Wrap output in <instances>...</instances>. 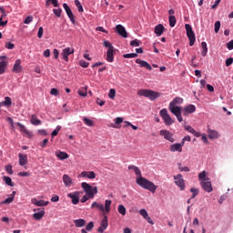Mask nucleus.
Here are the masks:
<instances>
[{
    "mask_svg": "<svg viewBox=\"0 0 233 233\" xmlns=\"http://www.w3.org/2000/svg\"><path fill=\"white\" fill-rule=\"evenodd\" d=\"M128 170H134L136 176H138L137 177V183L142 188H145V190H149V192H152L154 194L156 190H157V186L154 185V183L141 176V169L136 166H129Z\"/></svg>",
    "mask_w": 233,
    "mask_h": 233,
    "instance_id": "f257e3e1",
    "label": "nucleus"
},
{
    "mask_svg": "<svg viewBox=\"0 0 233 233\" xmlns=\"http://www.w3.org/2000/svg\"><path fill=\"white\" fill-rule=\"evenodd\" d=\"M81 187L86 194L81 198V203H86L89 199H94L96 194H97V187H92L86 182H83Z\"/></svg>",
    "mask_w": 233,
    "mask_h": 233,
    "instance_id": "f03ea898",
    "label": "nucleus"
},
{
    "mask_svg": "<svg viewBox=\"0 0 233 233\" xmlns=\"http://www.w3.org/2000/svg\"><path fill=\"white\" fill-rule=\"evenodd\" d=\"M137 96L148 97L151 101H154V99H157L161 94L148 89H140L137 91Z\"/></svg>",
    "mask_w": 233,
    "mask_h": 233,
    "instance_id": "7ed1b4c3",
    "label": "nucleus"
},
{
    "mask_svg": "<svg viewBox=\"0 0 233 233\" xmlns=\"http://www.w3.org/2000/svg\"><path fill=\"white\" fill-rule=\"evenodd\" d=\"M112 205V200H106L105 206L103 204H99L97 202H93L91 205V208H96V210H100V212H110V207Z\"/></svg>",
    "mask_w": 233,
    "mask_h": 233,
    "instance_id": "20e7f679",
    "label": "nucleus"
},
{
    "mask_svg": "<svg viewBox=\"0 0 233 233\" xmlns=\"http://www.w3.org/2000/svg\"><path fill=\"white\" fill-rule=\"evenodd\" d=\"M103 45L105 48H107L106 61H108V63H114V46L106 40L104 41Z\"/></svg>",
    "mask_w": 233,
    "mask_h": 233,
    "instance_id": "39448f33",
    "label": "nucleus"
},
{
    "mask_svg": "<svg viewBox=\"0 0 233 233\" xmlns=\"http://www.w3.org/2000/svg\"><path fill=\"white\" fill-rule=\"evenodd\" d=\"M160 116L162 117L165 125L167 127H170V125H174V119H172V116L168 115V110L167 108H163L159 111Z\"/></svg>",
    "mask_w": 233,
    "mask_h": 233,
    "instance_id": "423d86ee",
    "label": "nucleus"
},
{
    "mask_svg": "<svg viewBox=\"0 0 233 233\" xmlns=\"http://www.w3.org/2000/svg\"><path fill=\"white\" fill-rule=\"evenodd\" d=\"M187 36L189 40V46H194V43H196V34H194V31L192 30V25L189 24L185 25Z\"/></svg>",
    "mask_w": 233,
    "mask_h": 233,
    "instance_id": "0eeeda50",
    "label": "nucleus"
},
{
    "mask_svg": "<svg viewBox=\"0 0 233 233\" xmlns=\"http://www.w3.org/2000/svg\"><path fill=\"white\" fill-rule=\"evenodd\" d=\"M173 179L175 181V185L178 187V188L183 191L185 190L186 185H185V179L183 178V175L177 174L173 176Z\"/></svg>",
    "mask_w": 233,
    "mask_h": 233,
    "instance_id": "6e6552de",
    "label": "nucleus"
},
{
    "mask_svg": "<svg viewBox=\"0 0 233 233\" xmlns=\"http://www.w3.org/2000/svg\"><path fill=\"white\" fill-rule=\"evenodd\" d=\"M200 185L203 188V190H205V192H212L214 189L212 188V182L210 181V179H205V180H202L200 182Z\"/></svg>",
    "mask_w": 233,
    "mask_h": 233,
    "instance_id": "1a4fd4ad",
    "label": "nucleus"
},
{
    "mask_svg": "<svg viewBox=\"0 0 233 233\" xmlns=\"http://www.w3.org/2000/svg\"><path fill=\"white\" fill-rule=\"evenodd\" d=\"M74 54V48L73 47H66L62 50L61 56L64 61L68 63V56H72Z\"/></svg>",
    "mask_w": 233,
    "mask_h": 233,
    "instance_id": "9d476101",
    "label": "nucleus"
},
{
    "mask_svg": "<svg viewBox=\"0 0 233 233\" xmlns=\"http://www.w3.org/2000/svg\"><path fill=\"white\" fill-rule=\"evenodd\" d=\"M108 228V217L104 216L101 220L100 227L97 228V232L103 233Z\"/></svg>",
    "mask_w": 233,
    "mask_h": 233,
    "instance_id": "9b49d317",
    "label": "nucleus"
},
{
    "mask_svg": "<svg viewBox=\"0 0 233 233\" xmlns=\"http://www.w3.org/2000/svg\"><path fill=\"white\" fill-rule=\"evenodd\" d=\"M160 136H163L164 139L170 141V143H174V135L170 131L162 129L160 130Z\"/></svg>",
    "mask_w": 233,
    "mask_h": 233,
    "instance_id": "f8f14e48",
    "label": "nucleus"
},
{
    "mask_svg": "<svg viewBox=\"0 0 233 233\" xmlns=\"http://www.w3.org/2000/svg\"><path fill=\"white\" fill-rule=\"evenodd\" d=\"M63 7L66 10L67 17H69L71 23L73 25H76V17L74 16V13H72V9H70V6H68L66 4H63Z\"/></svg>",
    "mask_w": 233,
    "mask_h": 233,
    "instance_id": "ddd939ff",
    "label": "nucleus"
},
{
    "mask_svg": "<svg viewBox=\"0 0 233 233\" xmlns=\"http://www.w3.org/2000/svg\"><path fill=\"white\" fill-rule=\"evenodd\" d=\"M194 112H196V106L194 105H188L186 106L183 109H182V114L183 116H189V114H194Z\"/></svg>",
    "mask_w": 233,
    "mask_h": 233,
    "instance_id": "4468645a",
    "label": "nucleus"
},
{
    "mask_svg": "<svg viewBox=\"0 0 233 233\" xmlns=\"http://www.w3.org/2000/svg\"><path fill=\"white\" fill-rule=\"evenodd\" d=\"M22 71H23V66H21V59H17L15 60L13 66L12 72H14V74H21Z\"/></svg>",
    "mask_w": 233,
    "mask_h": 233,
    "instance_id": "2eb2a0df",
    "label": "nucleus"
},
{
    "mask_svg": "<svg viewBox=\"0 0 233 233\" xmlns=\"http://www.w3.org/2000/svg\"><path fill=\"white\" fill-rule=\"evenodd\" d=\"M79 191H75L73 193H68L67 198H70L72 199L73 205H77L79 203Z\"/></svg>",
    "mask_w": 233,
    "mask_h": 233,
    "instance_id": "dca6fc26",
    "label": "nucleus"
},
{
    "mask_svg": "<svg viewBox=\"0 0 233 233\" xmlns=\"http://www.w3.org/2000/svg\"><path fill=\"white\" fill-rule=\"evenodd\" d=\"M116 30L118 34V35H121L122 37H128V33H127V29H125V26L121 25H117L116 26Z\"/></svg>",
    "mask_w": 233,
    "mask_h": 233,
    "instance_id": "f3484780",
    "label": "nucleus"
},
{
    "mask_svg": "<svg viewBox=\"0 0 233 233\" xmlns=\"http://www.w3.org/2000/svg\"><path fill=\"white\" fill-rule=\"evenodd\" d=\"M79 177H87V179H96V173L94 171H83Z\"/></svg>",
    "mask_w": 233,
    "mask_h": 233,
    "instance_id": "a211bd4d",
    "label": "nucleus"
},
{
    "mask_svg": "<svg viewBox=\"0 0 233 233\" xmlns=\"http://www.w3.org/2000/svg\"><path fill=\"white\" fill-rule=\"evenodd\" d=\"M170 152H183V144L177 143L169 147Z\"/></svg>",
    "mask_w": 233,
    "mask_h": 233,
    "instance_id": "6ab92c4d",
    "label": "nucleus"
},
{
    "mask_svg": "<svg viewBox=\"0 0 233 233\" xmlns=\"http://www.w3.org/2000/svg\"><path fill=\"white\" fill-rule=\"evenodd\" d=\"M168 109L170 110L171 113L174 114V116H179L183 114V111L181 110V106H168Z\"/></svg>",
    "mask_w": 233,
    "mask_h": 233,
    "instance_id": "aec40b11",
    "label": "nucleus"
},
{
    "mask_svg": "<svg viewBox=\"0 0 233 233\" xmlns=\"http://www.w3.org/2000/svg\"><path fill=\"white\" fill-rule=\"evenodd\" d=\"M63 183H64L65 187H66L67 188H70V186L74 184V180L72 179V177H70V176L64 175L63 176Z\"/></svg>",
    "mask_w": 233,
    "mask_h": 233,
    "instance_id": "412c9836",
    "label": "nucleus"
},
{
    "mask_svg": "<svg viewBox=\"0 0 233 233\" xmlns=\"http://www.w3.org/2000/svg\"><path fill=\"white\" fill-rule=\"evenodd\" d=\"M136 63L137 65H140V66L142 68H147V70H152V66H150V64H148V62H147V61L137 58V59H136Z\"/></svg>",
    "mask_w": 233,
    "mask_h": 233,
    "instance_id": "4be33fe9",
    "label": "nucleus"
},
{
    "mask_svg": "<svg viewBox=\"0 0 233 233\" xmlns=\"http://www.w3.org/2000/svg\"><path fill=\"white\" fill-rule=\"evenodd\" d=\"M18 157H19L20 167H25V165L28 164V157L26 155H23V153H19Z\"/></svg>",
    "mask_w": 233,
    "mask_h": 233,
    "instance_id": "5701e85b",
    "label": "nucleus"
},
{
    "mask_svg": "<svg viewBox=\"0 0 233 233\" xmlns=\"http://www.w3.org/2000/svg\"><path fill=\"white\" fill-rule=\"evenodd\" d=\"M33 205H35V207H47L48 201L45 200H37V198H32Z\"/></svg>",
    "mask_w": 233,
    "mask_h": 233,
    "instance_id": "b1692460",
    "label": "nucleus"
},
{
    "mask_svg": "<svg viewBox=\"0 0 233 233\" xmlns=\"http://www.w3.org/2000/svg\"><path fill=\"white\" fill-rule=\"evenodd\" d=\"M185 130H187L190 134H193V136H195V137H201V133L196 131V129H194L191 126H185Z\"/></svg>",
    "mask_w": 233,
    "mask_h": 233,
    "instance_id": "393cba45",
    "label": "nucleus"
},
{
    "mask_svg": "<svg viewBox=\"0 0 233 233\" xmlns=\"http://www.w3.org/2000/svg\"><path fill=\"white\" fill-rule=\"evenodd\" d=\"M163 32H165V26H163V25L158 24L155 26V34L157 35H163Z\"/></svg>",
    "mask_w": 233,
    "mask_h": 233,
    "instance_id": "a878e982",
    "label": "nucleus"
},
{
    "mask_svg": "<svg viewBox=\"0 0 233 233\" xmlns=\"http://www.w3.org/2000/svg\"><path fill=\"white\" fill-rule=\"evenodd\" d=\"M75 226L76 228H81L86 225V220L80 218V219H75L74 221Z\"/></svg>",
    "mask_w": 233,
    "mask_h": 233,
    "instance_id": "bb28decb",
    "label": "nucleus"
},
{
    "mask_svg": "<svg viewBox=\"0 0 233 233\" xmlns=\"http://www.w3.org/2000/svg\"><path fill=\"white\" fill-rule=\"evenodd\" d=\"M209 139H218L219 137V133L216 130L208 129V130Z\"/></svg>",
    "mask_w": 233,
    "mask_h": 233,
    "instance_id": "cd10ccee",
    "label": "nucleus"
},
{
    "mask_svg": "<svg viewBox=\"0 0 233 233\" xmlns=\"http://www.w3.org/2000/svg\"><path fill=\"white\" fill-rule=\"evenodd\" d=\"M6 66H8V61L2 60L0 62V76L6 72Z\"/></svg>",
    "mask_w": 233,
    "mask_h": 233,
    "instance_id": "c85d7f7f",
    "label": "nucleus"
},
{
    "mask_svg": "<svg viewBox=\"0 0 233 233\" xmlns=\"http://www.w3.org/2000/svg\"><path fill=\"white\" fill-rule=\"evenodd\" d=\"M14 198H15V191H13V193L10 195L9 198H7L5 200L1 202V205H10L14 201Z\"/></svg>",
    "mask_w": 233,
    "mask_h": 233,
    "instance_id": "c756f323",
    "label": "nucleus"
},
{
    "mask_svg": "<svg viewBox=\"0 0 233 233\" xmlns=\"http://www.w3.org/2000/svg\"><path fill=\"white\" fill-rule=\"evenodd\" d=\"M183 103V98L177 96L170 103L169 106H176V105H181Z\"/></svg>",
    "mask_w": 233,
    "mask_h": 233,
    "instance_id": "7c9ffc66",
    "label": "nucleus"
},
{
    "mask_svg": "<svg viewBox=\"0 0 233 233\" xmlns=\"http://www.w3.org/2000/svg\"><path fill=\"white\" fill-rule=\"evenodd\" d=\"M44 216H45V209L33 214V218L35 219H36V221H39L40 219H43Z\"/></svg>",
    "mask_w": 233,
    "mask_h": 233,
    "instance_id": "2f4dec72",
    "label": "nucleus"
},
{
    "mask_svg": "<svg viewBox=\"0 0 233 233\" xmlns=\"http://www.w3.org/2000/svg\"><path fill=\"white\" fill-rule=\"evenodd\" d=\"M30 122L31 125H35V127L41 125V120L37 118L36 115H32Z\"/></svg>",
    "mask_w": 233,
    "mask_h": 233,
    "instance_id": "473e14b6",
    "label": "nucleus"
},
{
    "mask_svg": "<svg viewBox=\"0 0 233 233\" xmlns=\"http://www.w3.org/2000/svg\"><path fill=\"white\" fill-rule=\"evenodd\" d=\"M56 157H58L59 159H68V154L63 151H56Z\"/></svg>",
    "mask_w": 233,
    "mask_h": 233,
    "instance_id": "72a5a7b5",
    "label": "nucleus"
},
{
    "mask_svg": "<svg viewBox=\"0 0 233 233\" xmlns=\"http://www.w3.org/2000/svg\"><path fill=\"white\" fill-rule=\"evenodd\" d=\"M17 127H19L20 130L24 132V134H26V136H32V133L28 129H26V127H25V125L18 122Z\"/></svg>",
    "mask_w": 233,
    "mask_h": 233,
    "instance_id": "f704fd0d",
    "label": "nucleus"
},
{
    "mask_svg": "<svg viewBox=\"0 0 233 233\" xmlns=\"http://www.w3.org/2000/svg\"><path fill=\"white\" fill-rule=\"evenodd\" d=\"M88 87L85 86L82 87L80 89H78L77 93L82 96V97H86L87 94H88Z\"/></svg>",
    "mask_w": 233,
    "mask_h": 233,
    "instance_id": "c9c22d12",
    "label": "nucleus"
},
{
    "mask_svg": "<svg viewBox=\"0 0 233 233\" xmlns=\"http://www.w3.org/2000/svg\"><path fill=\"white\" fill-rule=\"evenodd\" d=\"M201 48H202L203 57L207 56V54L208 53V47L207 46V42L201 43Z\"/></svg>",
    "mask_w": 233,
    "mask_h": 233,
    "instance_id": "e433bc0d",
    "label": "nucleus"
},
{
    "mask_svg": "<svg viewBox=\"0 0 233 233\" xmlns=\"http://www.w3.org/2000/svg\"><path fill=\"white\" fill-rule=\"evenodd\" d=\"M168 21H169V26H171V28H174V26H176V23H177L176 16L169 15Z\"/></svg>",
    "mask_w": 233,
    "mask_h": 233,
    "instance_id": "4c0bfd02",
    "label": "nucleus"
},
{
    "mask_svg": "<svg viewBox=\"0 0 233 233\" xmlns=\"http://www.w3.org/2000/svg\"><path fill=\"white\" fill-rule=\"evenodd\" d=\"M198 179L199 181H205V179H210L208 177H207V171H202L198 174Z\"/></svg>",
    "mask_w": 233,
    "mask_h": 233,
    "instance_id": "58836bf2",
    "label": "nucleus"
},
{
    "mask_svg": "<svg viewBox=\"0 0 233 233\" xmlns=\"http://www.w3.org/2000/svg\"><path fill=\"white\" fill-rule=\"evenodd\" d=\"M118 213L121 214V216H127V208L123 205L118 206Z\"/></svg>",
    "mask_w": 233,
    "mask_h": 233,
    "instance_id": "ea45409f",
    "label": "nucleus"
},
{
    "mask_svg": "<svg viewBox=\"0 0 233 233\" xmlns=\"http://www.w3.org/2000/svg\"><path fill=\"white\" fill-rule=\"evenodd\" d=\"M2 105H5V106H12V98H10V96H5Z\"/></svg>",
    "mask_w": 233,
    "mask_h": 233,
    "instance_id": "a19ab883",
    "label": "nucleus"
},
{
    "mask_svg": "<svg viewBox=\"0 0 233 233\" xmlns=\"http://www.w3.org/2000/svg\"><path fill=\"white\" fill-rule=\"evenodd\" d=\"M75 5L80 14L84 12L83 5H81V2H79V0H75Z\"/></svg>",
    "mask_w": 233,
    "mask_h": 233,
    "instance_id": "79ce46f5",
    "label": "nucleus"
},
{
    "mask_svg": "<svg viewBox=\"0 0 233 233\" xmlns=\"http://www.w3.org/2000/svg\"><path fill=\"white\" fill-rule=\"evenodd\" d=\"M177 167L180 172H190V168L188 167H183L181 163H178Z\"/></svg>",
    "mask_w": 233,
    "mask_h": 233,
    "instance_id": "37998d69",
    "label": "nucleus"
},
{
    "mask_svg": "<svg viewBox=\"0 0 233 233\" xmlns=\"http://www.w3.org/2000/svg\"><path fill=\"white\" fill-rule=\"evenodd\" d=\"M123 57H125V59H132L134 57H137V53L125 54L123 55Z\"/></svg>",
    "mask_w": 233,
    "mask_h": 233,
    "instance_id": "c03bdc74",
    "label": "nucleus"
},
{
    "mask_svg": "<svg viewBox=\"0 0 233 233\" xmlns=\"http://www.w3.org/2000/svg\"><path fill=\"white\" fill-rule=\"evenodd\" d=\"M190 192H192V196H191V199H194V198H196V196H198L199 194V189L198 188H195V187H191L190 188Z\"/></svg>",
    "mask_w": 233,
    "mask_h": 233,
    "instance_id": "a18cd8bd",
    "label": "nucleus"
},
{
    "mask_svg": "<svg viewBox=\"0 0 233 233\" xmlns=\"http://www.w3.org/2000/svg\"><path fill=\"white\" fill-rule=\"evenodd\" d=\"M3 179L8 187H14V183H12V178L10 177H4Z\"/></svg>",
    "mask_w": 233,
    "mask_h": 233,
    "instance_id": "49530a36",
    "label": "nucleus"
},
{
    "mask_svg": "<svg viewBox=\"0 0 233 233\" xmlns=\"http://www.w3.org/2000/svg\"><path fill=\"white\" fill-rule=\"evenodd\" d=\"M83 121L87 127H94V121H92L91 119L84 117Z\"/></svg>",
    "mask_w": 233,
    "mask_h": 233,
    "instance_id": "de8ad7c7",
    "label": "nucleus"
},
{
    "mask_svg": "<svg viewBox=\"0 0 233 233\" xmlns=\"http://www.w3.org/2000/svg\"><path fill=\"white\" fill-rule=\"evenodd\" d=\"M59 130H61V126H57L56 129L51 133V137H56L59 134Z\"/></svg>",
    "mask_w": 233,
    "mask_h": 233,
    "instance_id": "09e8293b",
    "label": "nucleus"
},
{
    "mask_svg": "<svg viewBox=\"0 0 233 233\" xmlns=\"http://www.w3.org/2000/svg\"><path fill=\"white\" fill-rule=\"evenodd\" d=\"M108 97L109 99H116V89L112 88L109 90Z\"/></svg>",
    "mask_w": 233,
    "mask_h": 233,
    "instance_id": "8fccbe9b",
    "label": "nucleus"
},
{
    "mask_svg": "<svg viewBox=\"0 0 233 233\" xmlns=\"http://www.w3.org/2000/svg\"><path fill=\"white\" fill-rule=\"evenodd\" d=\"M140 45L141 41L138 39H135L130 42V46H139Z\"/></svg>",
    "mask_w": 233,
    "mask_h": 233,
    "instance_id": "3c124183",
    "label": "nucleus"
},
{
    "mask_svg": "<svg viewBox=\"0 0 233 233\" xmlns=\"http://www.w3.org/2000/svg\"><path fill=\"white\" fill-rule=\"evenodd\" d=\"M5 172H7V174H9L10 176H12V174H14V170L12 169V165H7L5 167Z\"/></svg>",
    "mask_w": 233,
    "mask_h": 233,
    "instance_id": "603ef678",
    "label": "nucleus"
},
{
    "mask_svg": "<svg viewBox=\"0 0 233 233\" xmlns=\"http://www.w3.org/2000/svg\"><path fill=\"white\" fill-rule=\"evenodd\" d=\"M79 65H80V66H82V68H88L90 63H88L85 60H80Z\"/></svg>",
    "mask_w": 233,
    "mask_h": 233,
    "instance_id": "864d4df0",
    "label": "nucleus"
},
{
    "mask_svg": "<svg viewBox=\"0 0 233 233\" xmlns=\"http://www.w3.org/2000/svg\"><path fill=\"white\" fill-rule=\"evenodd\" d=\"M53 12L56 17H61V14H62L63 10L61 8L53 9Z\"/></svg>",
    "mask_w": 233,
    "mask_h": 233,
    "instance_id": "5fc2aeb1",
    "label": "nucleus"
},
{
    "mask_svg": "<svg viewBox=\"0 0 233 233\" xmlns=\"http://www.w3.org/2000/svg\"><path fill=\"white\" fill-rule=\"evenodd\" d=\"M219 28H221V22L217 21L215 23V34H218L219 32Z\"/></svg>",
    "mask_w": 233,
    "mask_h": 233,
    "instance_id": "6e6d98bb",
    "label": "nucleus"
},
{
    "mask_svg": "<svg viewBox=\"0 0 233 233\" xmlns=\"http://www.w3.org/2000/svg\"><path fill=\"white\" fill-rule=\"evenodd\" d=\"M32 21H34V16L29 15L25 19L24 23H25V25H30V23H32Z\"/></svg>",
    "mask_w": 233,
    "mask_h": 233,
    "instance_id": "4d7b16f0",
    "label": "nucleus"
},
{
    "mask_svg": "<svg viewBox=\"0 0 233 233\" xmlns=\"http://www.w3.org/2000/svg\"><path fill=\"white\" fill-rule=\"evenodd\" d=\"M5 48H7V50H14V48H15V45L10 43V42H7L5 44Z\"/></svg>",
    "mask_w": 233,
    "mask_h": 233,
    "instance_id": "13d9d810",
    "label": "nucleus"
},
{
    "mask_svg": "<svg viewBox=\"0 0 233 233\" xmlns=\"http://www.w3.org/2000/svg\"><path fill=\"white\" fill-rule=\"evenodd\" d=\"M92 228H94V223L91 221L89 222L86 226V230L87 232H90L92 230Z\"/></svg>",
    "mask_w": 233,
    "mask_h": 233,
    "instance_id": "bf43d9fd",
    "label": "nucleus"
},
{
    "mask_svg": "<svg viewBox=\"0 0 233 233\" xmlns=\"http://www.w3.org/2000/svg\"><path fill=\"white\" fill-rule=\"evenodd\" d=\"M140 216L144 218V219L148 216V212H147V209H140L139 211Z\"/></svg>",
    "mask_w": 233,
    "mask_h": 233,
    "instance_id": "052dcab7",
    "label": "nucleus"
},
{
    "mask_svg": "<svg viewBox=\"0 0 233 233\" xmlns=\"http://www.w3.org/2000/svg\"><path fill=\"white\" fill-rule=\"evenodd\" d=\"M125 126L124 127H131V128H133V130H137V126H134L132 123L130 122H125Z\"/></svg>",
    "mask_w": 233,
    "mask_h": 233,
    "instance_id": "680f3d73",
    "label": "nucleus"
},
{
    "mask_svg": "<svg viewBox=\"0 0 233 233\" xmlns=\"http://www.w3.org/2000/svg\"><path fill=\"white\" fill-rule=\"evenodd\" d=\"M50 94L51 96H59V90L57 88H52Z\"/></svg>",
    "mask_w": 233,
    "mask_h": 233,
    "instance_id": "e2e57ef3",
    "label": "nucleus"
},
{
    "mask_svg": "<svg viewBox=\"0 0 233 233\" xmlns=\"http://www.w3.org/2000/svg\"><path fill=\"white\" fill-rule=\"evenodd\" d=\"M43 33H44V29H43V27L41 26V27H39L38 33H37V37H38L39 39H41V37H43Z\"/></svg>",
    "mask_w": 233,
    "mask_h": 233,
    "instance_id": "0e129e2a",
    "label": "nucleus"
},
{
    "mask_svg": "<svg viewBox=\"0 0 233 233\" xmlns=\"http://www.w3.org/2000/svg\"><path fill=\"white\" fill-rule=\"evenodd\" d=\"M51 201H52L53 203H57V201H59V196H57V195L53 196V197L51 198Z\"/></svg>",
    "mask_w": 233,
    "mask_h": 233,
    "instance_id": "69168bd1",
    "label": "nucleus"
},
{
    "mask_svg": "<svg viewBox=\"0 0 233 233\" xmlns=\"http://www.w3.org/2000/svg\"><path fill=\"white\" fill-rule=\"evenodd\" d=\"M233 63V58L229 57L226 60V66H230V65H232Z\"/></svg>",
    "mask_w": 233,
    "mask_h": 233,
    "instance_id": "338daca9",
    "label": "nucleus"
},
{
    "mask_svg": "<svg viewBox=\"0 0 233 233\" xmlns=\"http://www.w3.org/2000/svg\"><path fill=\"white\" fill-rule=\"evenodd\" d=\"M227 47L229 50H233V40L229 41L228 43H227Z\"/></svg>",
    "mask_w": 233,
    "mask_h": 233,
    "instance_id": "774afa93",
    "label": "nucleus"
}]
</instances>
